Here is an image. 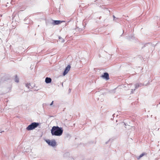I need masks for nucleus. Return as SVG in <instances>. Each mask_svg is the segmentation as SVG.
<instances>
[{"label": "nucleus", "instance_id": "obj_14", "mask_svg": "<svg viewBox=\"0 0 160 160\" xmlns=\"http://www.w3.org/2000/svg\"><path fill=\"white\" fill-rule=\"evenodd\" d=\"M136 89H131V93H133V92L134 91H135V90Z\"/></svg>", "mask_w": 160, "mask_h": 160}, {"label": "nucleus", "instance_id": "obj_2", "mask_svg": "<svg viewBox=\"0 0 160 160\" xmlns=\"http://www.w3.org/2000/svg\"><path fill=\"white\" fill-rule=\"evenodd\" d=\"M65 21H61V20H52V22L46 21V23L47 26H48L49 24H52L53 25H58L61 24L62 22Z\"/></svg>", "mask_w": 160, "mask_h": 160}, {"label": "nucleus", "instance_id": "obj_28", "mask_svg": "<svg viewBox=\"0 0 160 160\" xmlns=\"http://www.w3.org/2000/svg\"><path fill=\"white\" fill-rule=\"evenodd\" d=\"M158 104H157V107H158Z\"/></svg>", "mask_w": 160, "mask_h": 160}, {"label": "nucleus", "instance_id": "obj_25", "mask_svg": "<svg viewBox=\"0 0 160 160\" xmlns=\"http://www.w3.org/2000/svg\"><path fill=\"white\" fill-rule=\"evenodd\" d=\"M115 115V114H113V115L114 116V115Z\"/></svg>", "mask_w": 160, "mask_h": 160}, {"label": "nucleus", "instance_id": "obj_11", "mask_svg": "<svg viewBox=\"0 0 160 160\" xmlns=\"http://www.w3.org/2000/svg\"><path fill=\"white\" fill-rule=\"evenodd\" d=\"M14 80L16 82H18L19 81V78H18L17 75H16L15 76Z\"/></svg>", "mask_w": 160, "mask_h": 160}, {"label": "nucleus", "instance_id": "obj_3", "mask_svg": "<svg viewBox=\"0 0 160 160\" xmlns=\"http://www.w3.org/2000/svg\"><path fill=\"white\" fill-rule=\"evenodd\" d=\"M39 125V123L38 122H32L27 127L26 129L28 131L33 130L37 127Z\"/></svg>", "mask_w": 160, "mask_h": 160}, {"label": "nucleus", "instance_id": "obj_15", "mask_svg": "<svg viewBox=\"0 0 160 160\" xmlns=\"http://www.w3.org/2000/svg\"><path fill=\"white\" fill-rule=\"evenodd\" d=\"M83 30V29L82 28H79V31H82Z\"/></svg>", "mask_w": 160, "mask_h": 160}, {"label": "nucleus", "instance_id": "obj_8", "mask_svg": "<svg viewBox=\"0 0 160 160\" xmlns=\"http://www.w3.org/2000/svg\"><path fill=\"white\" fill-rule=\"evenodd\" d=\"M52 81V79L50 78L46 77L45 79V82L47 83H49L51 82Z\"/></svg>", "mask_w": 160, "mask_h": 160}, {"label": "nucleus", "instance_id": "obj_22", "mask_svg": "<svg viewBox=\"0 0 160 160\" xmlns=\"http://www.w3.org/2000/svg\"><path fill=\"white\" fill-rule=\"evenodd\" d=\"M71 89L70 88L69 89V91L70 92H71Z\"/></svg>", "mask_w": 160, "mask_h": 160}, {"label": "nucleus", "instance_id": "obj_23", "mask_svg": "<svg viewBox=\"0 0 160 160\" xmlns=\"http://www.w3.org/2000/svg\"><path fill=\"white\" fill-rule=\"evenodd\" d=\"M62 87H63V82L62 83Z\"/></svg>", "mask_w": 160, "mask_h": 160}, {"label": "nucleus", "instance_id": "obj_27", "mask_svg": "<svg viewBox=\"0 0 160 160\" xmlns=\"http://www.w3.org/2000/svg\"><path fill=\"white\" fill-rule=\"evenodd\" d=\"M118 19V18H116V19Z\"/></svg>", "mask_w": 160, "mask_h": 160}, {"label": "nucleus", "instance_id": "obj_18", "mask_svg": "<svg viewBox=\"0 0 160 160\" xmlns=\"http://www.w3.org/2000/svg\"><path fill=\"white\" fill-rule=\"evenodd\" d=\"M109 140H110V139L108 141L106 142H105V144H107L108 143V142H109Z\"/></svg>", "mask_w": 160, "mask_h": 160}, {"label": "nucleus", "instance_id": "obj_19", "mask_svg": "<svg viewBox=\"0 0 160 160\" xmlns=\"http://www.w3.org/2000/svg\"><path fill=\"white\" fill-rule=\"evenodd\" d=\"M28 19V18H27V17H26V18L24 19V20L25 21H26V20H27Z\"/></svg>", "mask_w": 160, "mask_h": 160}, {"label": "nucleus", "instance_id": "obj_9", "mask_svg": "<svg viewBox=\"0 0 160 160\" xmlns=\"http://www.w3.org/2000/svg\"><path fill=\"white\" fill-rule=\"evenodd\" d=\"M134 35H132L128 36L127 38V39L129 41H131L132 39L133 40L134 39Z\"/></svg>", "mask_w": 160, "mask_h": 160}, {"label": "nucleus", "instance_id": "obj_26", "mask_svg": "<svg viewBox=\"0 0 160 160\" xmlns=\"http://www.w3.org/2000/svg\"><path fill=\"white\" fill-rule=\"evenodd\" d=\"M3 94V93H0V95H1V94Z\"/></svg>", "mask_w": 160, "mask_h": 160}, {"label": "nucleus", "instance_id": "obj_4", "mask_svg": "<svg viewBox=\"0 0 160 160\" xmlns=\"http://www.w3.org/2000/svg\"><path fill=\"white\" fill-rule=\"evenodd\" d=\"M45 141L49 146L52 147H54L56 145V142L54 139L52 140L47 139Z\"/></svg>", "mask_w": 160, "mask_h": 160}, {"label": "nucleus", "instance_id": "obj_20", "mask_svg": "<svg viewBox=\"0 0 160 160\" xmlns=\"http://www.w3.org/2000/svg\"><path fill=\"white\" fill-rule=\"evenodd\" d=\"M4 132V131L0 130V133H2V132Z\"/></svg>", "mask_w": 160, "mask_h": 160}, {"label": "nucleus", "instance_id": "obj_12", "mask_svg": "<svg viewBox=\"0 0 160 160\" xmlns=\"http://www.w3.org/2000/svg\"><path fill=\"white\" fill-rule=\"evenodd\" d=\"M31 86V84L30 83H27L26 84V87H27L29 89H31L32 88V87L31 88L30 86Z\"/></svg>", "mask_w": 160, "mask_h": 160}, {"label": "nucleus", "instance_id": "obj_1", "mask_svg": "<svg viewBox=\"0 0 160 160\" xmlns=\"http://www.w3.org/2000/svg\"><path fill=\"white\" fill-rule=\"evenodd\" d=\"M63 132L62 128L59 127L58 126H53L51 130V132L52 136H60L62 134Z\"/></svg>", "mask_w": 160, "mask_h": 160}, {"label": "nucleus", "instance_id": "obj_16", "mask_svg": "<svg viewBox=\"0 0 160 160\" xmlns=\"http://www.w3.org/2000/svg\"><path fill=\"white\" fill-rule=\"evenodd\" d=\"M53 101H52V102H51V103H50V105L52 106V105H53Z\"/></svg>", "mask_w": 160, "mask_h": 160}, {"label": "nucleus", "instance_id": "obj_6", "mask_svg": "<svg viewBox=\"0 0 160 160\" xmlns=\"http://www.w3.org/2000/svg\"><path fill=\"white\" fill-rule=\"evenodd\" d=\"M71 68V66L68 65L67 67L65 68L63 73L62 75L63 76L66 75L70 70Z\"/></svg>", "mask_w": 160, "mask_h": 160}, {"label": "nucleus", "instance_id": "obj_5", "mask_svg": "<svg viewBox=\"0 0 160 160\" xmlns=\"http://www.w3.org/2000/svg\"><path fill=\"white\" fill-rule=\"evenodd\" d=\"M149 84V81H148V82H147V83L146 84L145 83V82H144V84H142L141 83H137L135 85V89H136L138 88L139 87H141L144 85L145 86H147V85Z\"/></svg>", "mask_w": 160, "mask_h": 160}, {"label": "nucleus", "instance_id": "obj_10", "mask_svg": "<svg viewBox=\"0 0 160 160\" xmlns=\"http://www.w3.org/2000/svg\"><path fill=\"white\" fill-rule=\"evenodd\" d=\"M146 153H143L140 154L139 156L137 158L138 159H139L141 158L144 156L146 154Z\"/></svg>", "mask_w": 160, "mask_h": 160}, {"label": "nucleus", "instance_id": "obj_13", "mask_svg": "<svg viewBox=\"0 0 160 160\" xmlns=\"http://www.w3.org/2000/svg\"><path fill=\"white\" fill-rule=\"evenodd\" d=\"M59 40H61V42H64L65 41V40H64L61 37H59Z\"/></svg>", "mask_w": 160, "mask_h": 160}, {"label": "nucleus", "instance_id": "obj_17", "mask_svg": "<svg viewBox=\"0 0 160 160\" xmlns=\"http://www.w3.org/2000/svg\"><path fill=\"white\" fill-rule=\"evenodd\" d=\"M113 20L115 21V19L116 18L115 17L114 15H113Z\"/></svg>", "mask_w": 160, "mask_h": 160}, {"label": "nucleus", "instance_id": "obj_24", "mask_svg": "<svg viewBox=\"0 0 160 160\" xmlns=\"http://www.w3.org/2000/svg\"><path fill=\"white\" fill-rule=\"evenodd\" d=\"M28 22L25 23L26 24H28Z\"/></svg>", "mask_w": 160, "mask_h": 160}, {"label": "nucleus", "instance_id": "obj_29", "mask_svg": "<svg viewBox=\"0 0 160 160\" xmlns=\"http://www.w3.org/2000/svg\"><path fill=\"white\" fill-rule=\"evenodd\" d=\"M0 16H1V17L2 16V15H0Z\"/></svg>", "mask_w": 160, "mask_h": 160}, {"label": "nucleus", "instance_id": "obj_21", "mask_svg": "<svg viewBox=\"0 0 160 160\" xmlns=\"http://www.w3.org/2000/svg\"><path fill=\"white\" fill-rule=\"evenodd\" d=\"M2 82V80L1 79V78H0V84Z\"/></svg>", "mask_w": 160, "mask_h": 160}, {"label": "nucleus", "instance_id": "obj_7", "mask_svg": "<svg viewBox=\"0 0 160 160\" xmlns=\"http://www.w3.org/2000/svg\"><path fill=\"white\" fill-rule=\"evenodd\" d=\"M101 77L106 80H108L109 79V74L107 72H104L103 74L102 75Z\"/></svg>", "mask_w": 160, "mask_h": 160}]
</instances>
